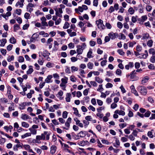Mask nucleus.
Returning a JSON list of instances; mask_svg holds the SVG:
<instances>
[{
	"label": "nucleus",
	"mask_w": 155,
	"mask_h": 155,
	"mask_svg": "<svg viewBox=\"0 0 155 155\" xmlns=\"http://www.w3.org/2000/svg\"><path fill=\"white\" fill-rule=\"evenodd\" d=\"M14 59V56L13 55L11 56V57H9L7 58V61L8 62H10L12 61Z\"/></svg>",
	"instance_id": "obj_64"
},
{
	"label": "nucleus",
	"mask_w": 155,
	"mask_h": 155,
	"mask_svg": "<svg viewBox=\"0 0 155 155\" xmlns=\"http://www.w3.org/2000/svg\"><path fill=\"white\" fill-rule=\"evenodd\" d=\"M122 71L119 69H117L116 71V74L119 76H121L122 74Z\"/></svg>",
	"instance_id": "obj_33"
},
{
	"label": "nucleus",
	"mask_w": 155,
	"mask_h": 155,
	"mask_svg": "<svg viewBox=\"0 0 155 155\" xmlns=\"http://www.w3.org/2000/svg\"><path fill=\"white\" fill-rule=\"evenodd\" d=\"M125 136L126 137H128L130 140L131 141H134L135 139V136L133 135L132 134L130 135L129 136L127 135H126Z\"/></svg>",
	"instance_id": "obj_30"
},
{
	"label": "nucleus",
	"mask_w": 155,
	"mask_h": 155,
	"mask_svg": "<svg viewBox=\"0 0 155 155\" xmlns=\"http://www.w3.org/2000/svg\"><path fill=\"white\" fill-rule=\"evenodd\" d=\"M138 90L143 95H145L147 94V91L145 87L139 86L138 87Z\"/></svg>",
	"instance_id": "obj_3"
},
{
	"label": "nucleus",
	"mask_w": 155,
	"mask_h": 155,
	"mask_svg": "<svg viewBox=\"0 0 155 155\" xmlns=\"http://www.w3.org/2000/svg\"><path fill=\"white\" fill-rule=\"evenodd\" d=\"M27 105V103L23 102L19 105V108L21 110H23L25 108Z\"/></svg>",
	"instance_id": "obj_18"
},
{
	"label": "nucleus",
	"mask_w": 155,
	"mask_h": 155,
	"mask_svg": "<svg viewBox=\"0 0 155 155\" xmlns=\"http://www.w3.org/2000/svg\"><path fill=\"white\" fill-rule=\"evenodd\" d=\"M29 130L30 131L31 134L35 135L37 134V130L33 128H29Z\"/></svg>",
	"instance_id": "obj_24"
},
{
	"label": "nucleus",
	"mask_w": 155,
	"mask_h": 155,
	"mask_svg": "<svg viewBox=\"0 0 155 155\" xmlns=\"http://www.w3.org/2000/svg\"><path fill=\"white\" fill-rule=\"evenodd\" d=\"M30 16V15L29 13L26 12L25 13L24 15V17L25 18L27 19H28L29 18Z\"/></svg>",
	"instance_id": "obj_57"
},
{
	"label": "nucleus",
	"mask_w": 155,
	"mask_h": 155,
	"mask_svg": "<svg viewBox=\"0 0 155 155\" xmlns=\"http://www.w3.org/2000/svg\"><path fill=\"white\" fill-rule=\"evenodd\" d=\"M114 9V10L117 11L119 9V5L117 3H115L114 4V7H113Z\"/></svg>",
	"instance_id": "obj_63"
},
{
	"label": "nucleus",
	"mask_w": 155,
	"mask_h": 155,
	"mask_svg": "<svg viewBox=\"0 0 155 155\" xmlns=\"http://www.w3.org/2000/svg\"><path fill=\"white\" fill-rule=\"evenodd\" d=\"M149 53L150 54H152V55H155V51L153 48L150 49L149 50Z\"/></svg>",
	"instance_id": "obj_34"
},
{
	"label": "nucleus",
	"mask_w": 155,
	"mask_h": 155,
	"mask_svg": "<svg viewBox=\"0 0 155 155\" xmlns=\"http://www.w3.org/2000/svg\"><path fill=\"white\" fill-rule=\"evenodd\" d=\"M114 113L122 116H124L125 114V112L122 110H116L114 111Z\"/></svg>",
	"instance_id": "obj_13"
},
{
	"label": "nucleus",
	"mask_w": 155,
	"mask_h": 155,
	"mask_svg": "<svg viewBox=\"0 0 155 155\" xmlns=\"http://www.w3.org/2000/svg\"><path fill=\"white\" fill-rule=\"evenodd\" d=\"M71 97V94L70 93H67L66 95L65 98L66 101L67 102L70 101Z\"/></svg>",
	"instance_id": "obj_16"
},
{
	"label": "nucleus",
	"mask_w": 155,
	"mask_h": 155,
	"mask_svg": "<svg viewBox=\"0 0 155 155\" xmlns=\"http://www.w3.org/2000/svg\"><path fill=\"white\" fill-rule=\"evenodd\" d=\"M108 35L111 39H114L118 37V35L117 33H114L111 32L108 34Z\"/></svg>",
	"instance_id": "obj_6"
},
{
	"label": "nucleus",
	"mask_w": 155,
	"mask_h": 155,
	"mask_svg": "<svg viewBox=\"0 0 155 155\" xmlns=\"http://www.w3.org/2000/svg\"><path fill=\"white\" fill-rule=\"evenodd\" d=\"M123 25L120 22H118L117 23V26L120 29H121L123 27Z\"/></svg>",
	"instance_id": "obj_52"
},
{
	"label": "nucleus",
	"mask_w": 155,
	"mask_h": 155,
	"mask_svg": "<svg viewBox=\"0 0 155 155\" xmlns=\"http://www.w3.org/2000/svg\"><path fill=\"white\" fill-rule=\"evenodd\" d=\"M52 78V76L51 75H48L45 80V82L46 83H51L52 81L51 79Z\"/></svg>",
	"instance_id": "obj_8"
},
{
	"label": "nucleus",
	"mask_w": 155,
	"mask_h": 155,
	"mask_svg": "<svg viewBox=\"0 0 155 155\" xmlns=\"http://www.w3.org/2000/svg\"><path fill=\"white\" fill-rule=\"evenodd\" d=\"M147 18V17L146 15L142 16L141 19L140 21L139 22V23L141 25L143 24V22L145 21Z\"/></svg>",
	"instance_id": "obj_10"
},
{
	"label": "nucleus",
	"mask_w": 155,
	"mask_h": 155,
	"mask_svg": "<svg viewBox=\"0 0 155 155\" xmlns=\"http://www.w3.org/2000/svg\"><path fill=\"white\" fill-rule=\"evenodd\" d=\"M138 131L136 130H133V131L131 134L135 137H137V134Z\"/></svg>",
	"instance_id": "obj_43"
},
{
	"label": "nucleus",
	"mask_w": 155,
	"mask_h": 155,
	"mask_svg": "<svg viewBox=\"0 0 155 155\" xmlns=\"http://www.w3.org/2000/svg\"><path fill=\"white\" fill-rule=\"evenodd\" d=\"M93 64L91 62H89L87 65L88 68L90 69H91L93 68Z\"/></svg>",
	"instance_id": "obj_38"
},
{
	"label": "nucleus",
	"mask_w": 155,
	"mask_h": 155,
	"mask_svg": "<svg viewBox=\"0 0 155 155\" xmlns=\"http://www.w3.org/2000/svg\"><path fill=\"white\" fill-rule=\"evenodd\" d=\"M99 87L97 89V90L99 91H102L103 90V88L102 87V85L100 84L99 86Z\"/></svg>",
	"instance_id": "obj_62"
},
{
	"label": "nucleus",
	"mask_w": 155,
	"mask_h": 155,
	"mask_svg": "<svg viewBox=\"0 0 155 155\" xmlns=\"http://www.w3.org/2000/svg\"><path fill=\"white\" fill-rule=\"evenodd\" d=\"M96 24H97L98 28L100 29H104L105 28V26L103 24V21L101 19L96 21Z\"/></svg>",
	"instance_id": "obj_2"
},
{
	"label": "nucleus",
	"mask_w": 155,
	"mask_h": 155,
	"mask_svg": "<svg viewBox=\"0 0 155 155\" xmlns=\"http://www.w3.org/2000/svg\"><path fill=\"white\" fill-rule=\"evenodd\" d=\"M134 66L136 69H138L140 67V64L139 63L136 62L135 63Z\"/></svg>",
	"instance_id": "obj_59"
},
{
	"label": "nucleus",
	"mask_w": 155,
	"mask_h": 155,
	"mask_svg": "<svg viewBox=\"0 0 155 155\" xmlns=\"http://www.w3.org/2000/svg\"><path fill=\"white\" fill-rule=\"evenodd\" d=\"M63 91L61 90H60L58 92V94L57 95V96L58 97H60L63 95Z\"/></svg>",
	"instance_id": "obj_41"
},
{
	"label": "nucleus",
	"mask_w": 155,
	"mask_h": 155,
	"mask_svg": "<svg viewBox=\"0 0 155 155\" xmlns=\"http://www.w3.org/2000/svg\"><path fill=\"white\" fill-rule=\"evenodd\" d=\"M68 78L67 77H64V78H62L61 79V82L66 84L68 83Z\"/></svg>",
	"instance_id": "obj_26"
},
{
	"label": "nucleus",
	"mask_w": 155,
	"mask_h": 155,
	"mask_svg": "<svg viewBox=\"0 0 155 155\" xmlns=\"http://www.w3.org/2000/svg\"><path fill=\"white\" fill-rule=\"evenodd\" d=\"M71 71L72 72L78 71V68L74 66H72L71 67Z\"/></svg>",
	"instance_id": "obj_45"
},
{
	"label": "nucleus",
	"mask_w": 155,
	"mask_h": 155,
	"mask_svg": "<svg viewBox=\"0 0 155 155\" xmlns=\"http://www.w3.org/2000/svg\"><path fill=\"white\" fill-rule=\"evenodd\" d=\"M137 73H136L135 70L132 71L130 73V79L132 80V81L137 80L138 79V78L135 75Z\"/></svg>",
	"instance_id": "obj_4"
},
{
	"label": "nucleus",
	"mask_w": 155,
	"mask_h": 155,
	"mask_svg": "<svg viewBox=\"0 0 155 155\" xmlns=\"http://www.w3.org/2000/svg\"><path fill=\"white\" fill-rule=\"evenodd\" d=\"M127 124L126 123L120 124H119V126L120 128L122 129L125 127Z\"/></svg>",
	"instance_id": "obj_54"
},
{
	"label": "nucleus",
	"mask_w": 155,
	"mask_h": 155,
	"mask_svg": "<svg viewBox=\"0 0 155 155\" xmlns=\"http://www.w3.org/2000/svg\"><path fill=\"white\" fill-rule=\"evenodd\" d=\"M120 145V142L119 140L116 139L115 140V143L114 144V146L116 147H118Z\"/></svg>",
	"instance_id": "obj_22"
},
{
	"label": "nucleus",
	"mask_w": 155,
	"mask_h": 155,
	"mask_svg": "<svg viewBox=\"0 0 155 155\" xmlns=\"http://www.w3.org/2000/svg\"><path fill=\"white\" fill-rule=\"evenodd\" d=\"M1 139H0V144L2 145L5 142V138L1 137Z\"/></svg>",
	"instance_id": "obj_49"
},
{
	"label": "nucleus",
	"mask_w": 155,
	"mask_h": 155,
	"mask_svg": "<svg viewBox=\"0 0 155 155\" xmlns=\"http://www.w3.org/2000/svg\"><path fill=\"white\" fill-rule=\"evenodd\" d=\"M35 35H36V33H34L33 35L32 36V37L31 38L30 40V41L31 42H33L34 40H35L36 38H37V36H36V37H35Z\"/></svg>",
	"instance_id": "obj_44"
},
{
	"label": "nucleus",
	"mask_w": 155,
	"mask_h": 155,
	"mask_svg": "<svg viewBox=\"0 0 155 155\" xmlns=\"http://www.w3.org/2000/svg\"><path fill=\"white\" fill-rule=\"evenodd\" d=\"M56 147L55 146H52L51 147L50 153L53 154L55 152Z\"/></svg>",
	"instance_id": "obj_14"
},
{
	"label": "nucleus",
	"mask_w": 155,
	"mask_h": 155,
	"mask_svg": "<svg viewBox=\"0 0 155 155\" xmlns=\"http://www.w3.org/2000/svg\"><path fill=\"white\" fill-rule=\"evenodd\" d=\"M21 118L23 120H25L28 119H30V117L26 114H22L21 115Z\"/></svg>",
	"instance_id": "obj_11"
},
{
	"label": "nucleus",
	"mask_w": 155,
	"mask_h": 155,
	"mask_svg": "<svg viewBox=\"0 0 155 155\" xmlns=\"http://www.w3.org/2000/svg\"><path fill=\"white\" fill-rule=\"evenodd\" d=\"M147 135L149 137L151 138H153V137L152 132L150 131H149L148 132Z\"/></svg>",
	"instance_id": "obj_55"
},
{
	"label": "nucleus",
	"mask_w": 155,
	"mask_h": 155,
	"mask_svg": "<svg viewBox=\"0 0 155 155\" xmlns=\"http://www.w3.org/2000/svg\"><path fill=\"white\" fill-rule=\"evenodd\" d=\"M68 112L66 111H64L62 114V117L64 118H66L67 117Z\"/></svg>",
	"instance_id": "obj_48"
},
{
	"label": "nucleus",
	"mask_w": 155,
	"mask_h": 155,
	"mask_svg": "<svg viewBox=\"0 0 155 155\" xmlns=\"http://www.w3.org/2000/svg\"><path fill=\"white\" fill-rule=\"evenodd\" d=\"M114 11V9L113 6H111L109 9L108 12L110 13Z\"/></svg>",
	"instance_id": "obj_53"
},
{
	"label": "nucleus",
	"mask_w": 155,
	"mask_h": 155,
	"mask_svg": "<svg viewBox=\"0 0 155 155\" xmlns=\"http://www.w3.org/2000/svg\"><path fill=\"white\" fill-rule=\"evenodd\" d=\"M41 21V24L42 25V26L41 27L42 29H44L43 27L42 26H48V24L46 22V19L44 16L42 17L40 19Z\"/></svg>",
	"instance_id": "obj_5"
},
{
	"label": "nucleus",
	"mask_w": 155,
	"mask_h": 155,
	"mask_svg": "<svg viewBox=\"0 0 155 155\" xmlns=\"http://www.w3.org/2000/svg\"><path fill=\"white\" fill-rule=\"evenodd\" d=\"M28 67L29 68L27 71L26 73L27 74H30L34 71L33 67L31 65H29Z\"/></svg>",
	"instance_id": "obj_9"
},
{
	"label": "nucleus",
	"mask_w": 155,
	"mask_h": 155,
	"mask_svg": "<svg viewBox=\"0 0 155 155\" xmlns=\"http://www.w3.org/2000/svg\"><path fill=\"white\" fill-rule=\"evenodd\" d=\"M128 12L130 15H132L134 13V10L132 7H130L128 9Z\"/></svg>",
	"instance_id": "obj_36"
},
{
	"label": "nucleus",
	"mask_w": 155,
	"mask_h": 155,
	"mask_svg": "<svg viewBox=\"0 0 155 155\" xmlns=\"http://www.w3.org/2000/svg\"><path fill=\"white\" fill-rule=\"evenodd\" d=\"M14 31L15 32H16L17 30L19 29L20 28V26L18 24H15L14 25Z\"/></svg>",
	"instance_id": "obj_35"
},
{
	"label": "nucleus",
	"mask_w": 155,
	"mask_h": 155,
	"mask_svg": "<svg viewBox=\"0 0 155 155\" xmlns=\"http://www.w3.org/2000/svg\"><path fill=\"white\" fill-rule=\"evenodd\" d=\"M21 125L22 127L27 128L29 126V124L25 122H23L21 123Z\"/></svg>",
	"instance_id": "obj_31"
},
{
	"label": "nucleus",
	"mask_w": 155,
	"mask_h": 155,
	"mask_svg": "<svg viewBox=\"0 0 155 155\" xmlns=\"http://www.w3.org/2000/svg\"><path fill=\"white\" fill-rule=\"evenodd\" d=\"M1 52L3 55H5L6 54L7 51L6 49L2 48L1 49Z\"/></svg>",
	"instance_id": "obj_56"
},
{
	"label": "nucleus",
	"mask_w": 155,
	"mask_h": 155,
	"mask_svg": "<svg viewBox=\"0 0 155 155\" xmlns=\"http://www.w3.org/2000/svg\"><path fill=\"white\" fill-rule=\"evenodd\" d=\"M15 12L18 15H20L21 14V10L20 9H17L16 10Z\"/></svg>",
	"instance_id": "obj_58"
},
{
	"label": "nucleus",
	"mask_w": 155,
	"mask_h": 155,
	"mask_svg": "<svg viewBox=\"0 0 155 155\" xmlns=\"http://www.w3.org/2000/svg\"><path fill=\"white\" fill-rule=\"evenodd\" d=\"M9 41L12 44H15L16 42V39L13 37L10 38Z\"/></svg>",
	"instance_id": "obj_27"
},
{
	"label": "nucleus",
	"mask_w": 155,
	"mask_h": 155,
	"mask_svg": "<svg viewBox=\"0 0 155 155\" xmlns=\"http://www.w3.org/2000/svg\"><path fill=\"white\" fill-rule=\"evenodd\" d=\"M86 46V45L85 44V43H83L81 45H78L77 46V47L80 48L82 50H83H83L85 49V48Z\"/></svg>",
	"instance_id": "obj_23"
},
{
	"label": "nucleus",
	"mask_w": 155,
	"mask_h": 155,
	"mask_svg": "<svg viewBox=\"0 0 155 155\" xmlns=\"http://www.w3.org/2000/svg\"><path fill=\"white\" fill-rule=\"evenodd\" d=\"M151 114V112L149 110H148L146 112L144 115V116L146 117H149Z\"/></svg>",
	"instance_id": "obj_47"
},
{
	"label": "nucleus",
	"mask_w": 155,
	"mask_h": 155,
	"mask_svg": "<svg viewBox=\"0 0 155 155\" xmlns=\"http://www.w3.org/2000/svg\"><path fill=\"white\" fill-rule=\"evenodd\" d=\"M24 61V58L22 56H20L19 57V59H18V61L20 62H23Z\"/></svg>",
	"instance_id": "obj_61"
},
{
	"label": "nucleus",
	"mask_w": 155,
	"mask_h": 155,
	"mask_svg": "<svg viewBox=\"0 0 155 155\" xmlns=\"http://www.w3.org/2000/svg\"><path fill=\"white\" fill-rule=\"evenodd\" d=\"M73 109L74 111V114L76 116H78L79 117H81V115L80 114H79L77 108L73 107Z\"/></svg>",
	"instance_id": "obj_15"
},
{
	"label": "nucleus",
	"mask_w": 155,
	"mask_h": 155,
	"mask_svg": "<svg viewBox=\"0 0 155 155\" xmlns=\"http://www.w3.org/2000/svg\"><path fill=\"white\" fill-rule=\"evenodd\" d=\"M131 89V92L136 96H138V94L137 91L135 90L134 86L132 85L130 87Z\"/></svg>",
	"instance_id": "obj_7"
},
{
	"label": "nucleus",
	"mask_w": 155,
	"mask_h": 155,
	"mask_svg": "<svg viewBox=\"0 0 155 155\" xmlns=\"http://www.w3.org/2000/svg\"><path fill=\"white\" fill-rule=\"evenodd\" d=\"M137 16H132L131 18V21L133 23H135L137 21Z\"/></svg>",
	"instance_id": "obj_51"
},
{
	"label": "nucleus",
	"mask_w": 155,
	"mask_h": 155,
	"mask_svg": "<svg viewBox=\"0 0 155 155\" xmlns=\"http://www.w3.org/2000/svg\"><path fill=\"white\" fill-rule=\"evenodd\" d=\"M92 54V50L91 49H90L88 52L87 54V57L89 58H91L93 57L91 56Z\"/></svg>",
	"instance_id": "obj_25"
},
{
	"label": "nucleus",
	"mask_w": 155,
	"mask_h": 155,
	"mask_svg": "<svg viewBox=\"0 0 155 155\" xmlns=\"http://www.w3.org/2000/svg\"><path fill=\"white\" fill-rule=\"evenodd\" d=\"M90 83L91 85L94 87H97V83L95 81H91Z\"/></svg>",
	"instance_id": "obj_60"
},
{
	"label": "nucleus",
	"mask_w": 155,
	"mask_h": 155,
	"mask_svg": "<svg viewBox=\"0 0 155 155\" xmlns=\"http://www.w3.org/2000/svg\"><path fill=\"white\" fill-rule=\"evenodd\" d=\"M142 50V47L140 45H137L136 47V50L138 52H140Z\"/></svg>",
	"instance_id": "obj_50"
},
{
	"label": "nucleus",
	"mask_w": 155,
	"mask_h": 155,
	"mask_svg": "<svg viewBox=\"0 0 155 155\" xmlns=\"http://www.w3.org/2000/svg\"><path fill=\"white\" fill-rule=\"evenodd\" d=\"M149 37V34L148 33H146L143 35V36L142 37V39L143 40V39H148V38Z\"/></svg>",
	"instance_id": "obj_37"
},
{
	"label": "nucleus",
	"mask_w": 155,
	"mask_h": 155,
	"mask_svg": "<svg viewBox=\"0 0 155 155\" xmlns=\"http://www.w3.org/2000/svg\"><path fill=\"white\" fill-rule=\"evenodd\" d=\"M70 26L69 24L67 22H66L65 23L64 25L63 26V28L64 29H67Z\"/></svg>",
	"instance_id": "obj_42"
},
{
	"label": "nucleus",
	"mask_w": 155,
	"mask_h": 155,
	"mask_svg": "<svg viewBox=\"0 0 155 155\" xmlns=\"http://www.w3.org/2000/svg\"><path fill=\"white\" fill-rule=\"evenodd\" d=\"M70 123L66 121V122L65 123V125L67 127L66 128V127H63V128L66 130H68L70 127Z\"/></svg>",
	"instance_id": "obj_28"
},
{
	"label": "nucleus",
	"mask_w": 155,
	"mask_h": 155,
	"mask_svg": "<svg viewBox=\"0 0 155 155\" xmlns=\"http://www.w3.org/2000/svg\"><path fill=\"white\" fill-rule=\"evenodd\" d=\"M153 43V40H150L148 41L147 43V45L149 47H151L152 46Z\"/></svg>",
	"instance_id": "obj_39"
},
{
	"label": "nucleus",
	"mask_w": 155,
	"mask_h": 155,
	"mask_svg": "<svg viewBox=\"0 0 155 155\" xmlns=\"http://www.w3.org/2000/svg\"><path fill=\"white\" fill-rule=\"evenodd\" d=\"M95 80L96 81L99 83H102L103 82V80L99 77H96L95 78Z\"/></svg>",
	"instance_id": "obj_21"
},
{
	"label": "nucleus",
	"mask_w": 155,
	"mask_h": 155,
	"mask_svg": "<svg viewBox=\"0 0 155 155\" xmlns=\"http://www.w3.org/2000/svg\"><path fill=\"white\" fill-rule=\"evenodd\" d=\"M78 135L81 137H84L86 135V132L84 131H81L78 134Z\"/></svg>",
	"instance_id": "obj_17"
},
{
	"label": "nucleus",
	"mask_w": 155,
	"mask_h": 155,
	"mask_svg": "<svg viewBox=\"0 0 155 155\" xmlns=\"http://www.w3.org/2000/svg\"><path fill=\"white\" fill-rule=\"evenodd\" d=\"M149 79V78L147 76L143 78L141 81V83L142 84H144L147 83Z\"/></svg>",
	"instance_id": "obj_20"
},
{
	"label": "nucleus",
	"mask_w": 155,
	"mask_h": 155,
	"mask_svg": "<svg viewBox=\"0 0 155 155\" xmlns=\"http://www.w3.org/2000/svg\"><path fill=\"white\" fill-rule=\"evenodd\" d=\"M51 134L50 132L44 131V133L42 134L41 135H37L36 136V142L38 143V140H45V135L46 136V140H48L49 139L50 136Z\"/></svg>",
	"instance_id": "obj_1"
},
{
	"label": "nucleus",
	"mask_w": 155,
	"mask_h": 155,
	"mask_svg": "<svg viewBox=\"0 0 155 155\" xmlns=\"http://www.w3.org/2000/svg\"><path fill=\"white\" fill-rule=\"evenodd\" d=\"M150 61L152 63H154L155 62V55H152L150 58Z\"/></svg>",
	"instance_id": "obj_40"
},
{
	"label": "nucleus",
	"mask_w": 155,
	"mask_h": 155,
	"mask_svg": "<svg viewBox=\"0 0 155 155\" xmlns=\"http://www.w3.org/2000/svg\"><path fill=\"white\" fill-rule=\"evenodd\" d=\"M24 5L23 3H22L21 2L19 1L15 5V6L18 7V6H19L20 8H22Z\"/></svg>",
	"instance_id": "obj_32"
},
{
	"label": "nucleus",
	"mask_w": 155,
	"mask_h": 155,
	"mask_svg": "<svg viewBox=\"0 0 155 155\" xmlns=\"http://www.w3.org/2000/svg\"><path fill=\"white\" fill-rule=\"evenodd\" d=\"M77 52L78 53V54L77 55V57H79L80 56L79 54H81L83 52V50L81 49L79 47H77Z\"/></svg>",
	"instance_id": "obj_12"
},
{
	"label": "nucleus",
	"mask_w": 155,
	"mask_h": 155,
	"mask_svg": "<svg viewBox=\"0 0 155 155\" xmlns=\"http://www.w3.org/2000/svg\"><path fill=\"white\" fill-rule=\"evenodd\" d=\"M118 53L121 55H123L124 54V52L121 49H118L117 51Z\"/></svg>",
	"instance_id": "obj_46"
},
{
	"label": "nucleus",
	"mask_w": 155,
	"mask_h": 155,
	"mask_svg": "<svg viewBox=\"0 0 155 155\" xmlns=\"http://www.w3.org/2000/svg\"><path fill=\"white\" fill-rule=\"evenodd\" d=\"M88 143V142L87 141H82L80 142H79L78 144L81 146H84L87 145Z\"/></svg>",
	"instance_id": "obj_19"
},
{
	"label": "nucleus",
	"mask_w": 155,
	"mask_h": 155,
	"mask_svg": "<svg viewBox=\"0 0 155 155\" xmlns=\"http://www.w3.org/2000/svg\"><path fill=\"white\" fill-rule=\"evenodd\" d=\"M31 133H27L26 134H25L23 135H22L21 136V137L22 139H24L25 138L27 137H29L31 136Z\"/></svg>",
	"instance_id": "obj_29"
}]
</instances>
